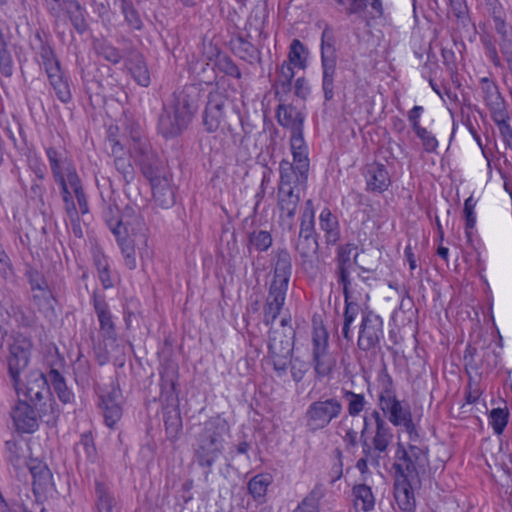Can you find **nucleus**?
<instances>
[{"mask_svg":"<svg viewBox=\"0 0 512 512\" xmlns=\"http://www.w3.org/2000/svg\"><path fill=\"white\" fill-rule=\"evenodd\" d=\"M201 90L197 85H185L172 94V100L164 106L159 116L158 129L166 137H175L185 130L199 108Z\"/></svg>","mask_w":512,"mask_h":512,"instance_id":"obj_1","label":"nucleus"},{"mask_svg":"<svg viewBox=\"0 0 512 512\" xmlns=\"http://www.w3.org/2000/svg\"><path fill=\"white\" fill-rule=\"evenodd\" d=\"M273 278L264 305V323L272 325L284 306L292 273V259L286 248H277L272 253Z\"/></svg>","mask_w":512,"mask_h":512,"instance_id":"obj_2","label":"nucleus"},{"mask_svg":"<svg viewBox=\"0 0 512 512\" xmlns=\"http://www.w3.org/2000/svg\"><path fill=\"white\" fill-rule=\"evenodd\" d=\"M228 422L220 417H211L203 423L202 429L196 437L193 448L195 462L205 470L208 476L213 465L224 452L225 436L229 433Z\"/></svg>","mask_w":512,"mask_h":512,"instance_id":"obj_3","label":"nucleus"},{"mask_svg":"<svg viewBox=\"0 0 512 512\" xmlns=\"http://www.w3.org/2000/svg\"><path fill=\"white\" fill-rule=\"evenodd\" d=\"M380 392L378 406L388 421L395 427H403L411 441L418 439L419 434L413 422L409 406H404L397 398L392 377L386 369L379 375Z\"/></svg>","mask_w":512,"mask_h":512,"instance_id":"obj_4","label":"nucleus"},{"mask_svg":"<svg viewBox=\"0 0 512 512\" xmlns=\"http://www.w3.org/2000/svg\"><path fill=\"white\" fill-rule=\"evenodd\" d=\"M392 441V429L383 415L376 409L366 411L359 439L362 450L371 457L375 454L385 460Z\"/></svg>","mask_w":512,"mask_h":512,"instance_id":"obj_5","label":"nucleus"},{"mask_svg":"<svg viewBox=\"0 0 512 512\" xmlns=\"http://www.w3.org/2000/svg\"><path fill=\"white\" fill-rule=\"evenodd\" d=\"M306 182L300 181L287 163L282 165V174L277 191V207L279 209V224L284 229L292 231L295 228V216L301 200L299 186Z\"/></svg>","mask_w":512,"mask_h":512,"instance_id":"obj_6","label":"nucleus"},{"mask_svg":"<svg viewBox=\"0 0 512 512\" xmlns=\"http://www.w3.org/2000/svg\"><path fill=\"white\" fill-rule=\"evenodd\" d=\"M18 397L23 396L33 404L41 414H56V403L52 398L49 377L39 371H32L23 383L20 376L17 382H12Z\"/></svg>","mask_w":512,"mask_h":512,"instance_id":"obj_7","label":"nucleus"},{"mask_svg":"<svg viewBox=\"0 0 512 512\" xmlns=\"http://www.w3.org/2000/svg\"><path fill=\"white\" fill-rule=\"evenodd\" d=\"M342 411L343 405L336 397L313 401L304 413L305 427L311 433L325 429Z\"/></svg>","mask_w":512,"mask_h":512,"instance_id":"obj_8","label":"nucleus"},{"mask_svg":"<svg viewBox=\"0 0 512 512\" xmlns=\"http://www.w3.org/2000/svg\"><path fill=\"white\" fill-rule=\"evenodd\" d=\"M383 338L382 318L372 310H362L357 341L358 348L365 352L376 350L380 348Z\"/></svg>","mask_w":512,"mask_h":512,"instance_id":"obj_9","label":"nucleus"},{"mask_svg":"<svg viewBox=\"0 0 512 512\" xmlns=\"http://www.w3.org/2000/svg\"><path fill=\"white\" fill-rule=\"evenodd\" d=\"M10 414L16 430L28 434L38 430L39 420L49 423L55 418V414H41L33 404L22 399L16 402Z\"/></svg>","mask_w":512,"mask_h":512,"instance_id":"obj_10","label":"nucleus"},{"mask_svg":"<svg viewBox=\"0 0 512 512\" xmlns=\"http://www.w3.org/2000/svg\"><path fill=\"white\" fill-rule=\"evenodd\" d=\"M230 106L231 102L224 92L213 90L208 94L203 112V126L207 132L213 133L222 127Z\"/></svg>","mask_w":512,"mask_h":512,"instance_id":"obj_11","label":"nucleus"},{"mask_svg":"<svg viewBox=\"0 0 512 512\" xmlns=\"http://www.w3.org/2000/svg\"><path fill=\"white\" fill-rule=\"evenodd\" d=\"M427 464L426 452L415 445H410L408 450L399 448L397 450L394 467L401 477L417 478L419 469H424Z\"/></svg>","mask_w":512,"mask_h":512,"instance_id":"obj_12","label":"nucleus"},{"mask_svg":"<svg viewBox=\"0 0 512 512\" xmlns=\"http://www.w3.org/2000/svg\"><path fill=\"white\" fill-rule=\"evenodd\" d=\"M291 152L293 162L282 160L279 164V172L282 174V165L287 163L291 166L294 174L300 178V181L307 182L309 171L308 147L303 137V130L291 132L290 137Z\"/></svg>","mask_w":512,"mask_h":512,"instance_id":"obj_13","label":"nucleus"},{"mask_svg":"<svg viewBox=\"0 0 512 512\" xmlns=\"http://www.w3.org/2000/svg\"><path fill=\"white\" fill-rule=\"evenodd\" d=\"M91 298L95 314L99 321L100 334L103 338L105 347H113L117 341V332L105 295L98 293L97 291H93Z\"/></svg>","mask_w":512,"mask_h":512,"instance_id":"obj_14","label":"nucleus"},{"mask_svg":"<svg viewBox=\"0 0 512 512\" xmlns=\"http://www.w3.org/2000/svg\"><path fill=\"white\" fill-rule=\"evenodd\" d=\"M32 346V341L22 335L14 338L13 343L10 345L7 363L12 382H17L20 373L28 366Z\"/></svg>","mask_w":512,"mask_h":512,"instance_id":"obj_15","label":"nucleus"},{"mask_svg":"<svg viewBox=\"0 0 512 512\" xmlns=\"http://www.w3.org/2000/svg\"><path fill=\"white\" fill-rule=\"evenodd\" d=\"M45 154L54 180L69 177L71 186L80 181L76 168L64 149L49 146L45 148Z\"/></svg>","mask_w":512,"mask_h":512,"instance_id":"obj_16","label":"nucleus"},{"mask_svg":"<svg viewBox=\"0 0 512 512\" xmlns=\"http://www.w3.org/2000/svg\"><path fill=\"white\" fill-rule=\"evenodd\" d=\"M98 406L103 414L105 424L113 428L123 414L122 392L120 388L112 384L110 387L101 390Z\"/></svg>","mask_w":512,"mask_h":512,"instance_id":"obj_17","label":"nucleus"},{"mask_svg":"<svg viewBox=\"0 0 512 512\" xmlns=\"http://www.w3.org/2000/svg\"><path fill=\"white\" fill-rule=\"evenodd\" d=\"M134 153H139L142 159L139 160L143 175L149 180L150 185L155 184L167 177L166 171L161 164L148 156V144L141 139L134 140L132 147Z\"/></svg>","mask_w":512,"mask_h":512,"instance_id":"obj_18","label":"nucleus"},{"mask_svg":"<svg viewBox=\"0 0 512 512\" xmlns=\"http://www.w3.org/2000/svg\"><path fill=\"white\" fill-rule=\"evenodd\" d=\"M364 176L366 179V190L382 193L388 189L391 184V178L384 164L371 163L366 165Z\"/></svg>","mask_w":512,"mask_h":512,"instance_id":"obj_19","label":"nucleus"},{"mask_svg":"<svg viewBox=\"0 0 512 512\" xmlns=\"http://www.w3.org/2000/svg\"><path fill=\"white\" fill-rule=\"evenodd\" d=\"M160 374V401L162 405L179 403L176 386L178 371L174 368H164Z\"/></svg>","mask_w":512,"mask_h":512,"instance_id":"obj_20","label":"nucleus"},{"mask_svg":"<svg viewBox=\"0 0 512 512\" xmlns=\"http://www.w3.org/2000/svg\"><path fill=\"white\" fill-rule=\"evenodd\" d=\"M410 480L412 479L406 476H398L394 484V497L403 512H415L416 509V499Z\"/></svg>","mask_w":512,"mask_h":512,"instance_id":"obj_21","label":"nucleus"},{"mask_svg":"<svg viewBox=\"0 0 512 512\" xmlns=\"http://www.w3.org/2000/svg\"><path fill=\"white\" fill-rule=\"evenodd\" d=\"M163 421L167 439L175 442L182 431V418L179 403L163 405Z\"/></svg>","mask_w":512,"mask_h":512,"instance_id":"obj_22","label":"nucleus"},{"mask_svg":"<svg viewBox=\"0 0 512 512\" xmlns=\"http://www.w3.org/2000/svg\"><path fill=\"white\" fill-rule=\"evenodd\" d=\"M319 226L324 233L327 245H335L341 237L338 217L329 208H324L319 215Z\"/></svg>","mask_w":512,"mask_h":512,"instance_id":"obj_23","label":"nucleus"},{"mask_svg":"<svg viewBox=\"0 0 512 512\" xmlns=\"http://www.w3.org/2000/svg\"><path fill=\"white\" fill-rule=\"evenodd\" d=\"M230 47L234 55L250 64L261 59L260 51L241 34L231 38Z\"/></svg>","mask_w":512,"mask_h":512,"instance_id":"obj_24","label":"nucleus"},{"mask_svg":"<svg viewBox=\"0 0 512 512\" xmlns=\"http://www.w3.org/2000/svg\"><path fill=\"white\" fill-rule=\"evenodd\" d=\"M276 115L278 123L282 127L289 128L291 132L303 130L305 117L293 105H279Z\"/></svg>","mask_w":512,"mask_h":512,"instance_id":"obj_25","label":"nucleus"},{"mask_svg":"<svg viewBox=\"0 0 512 512\" xmlns=\"http://www.w3.org/2000/svg\"><path fill=\"white\" fill-rule=\"evenodd\" d=\"M322 91L325 102L334 99L337 77V60L321 61Z\"/></svg>","mask_w":512,"mask_h":512,"instance_id":"obj_26","label":"nucleus"},{"mask_svg":"<svg viewBox=\"0 0 512 512\" xmlns=\"http://www.w3.org/2000/svg\"><path fill=\"white\" fill-rule=\"evenodd\" d=\"M154 203L162 209L175 204V193L168 177L151 185Z\"/></svg>","mask_w":512,"mask_h":512,"instance_id":"obj_27","label":"nucleus"},{"mask_svg":"<svg viewBox=\"0 0 512 512\" xmlns=\"http://www.w3.org/2000/svg\"><path fill=\"white\" fill-rule=\"evenodd\" d=\"M127 67L133 79L141 86L148 87L151 79L145 60L138 52H132L127 59Z\"/></svg>","mask_w":512,"mask_h":512,"instance_id":"obj_28","label":"nucleus"},{"mask_svg":"<svg viewBox=\"0 0 512 512\" xmlns=\"http://www.w3.org/2000/svg\"><path fill=\"white\" fill-rule=\"evenodd\" d=\"M102 216L108 228L116 238H120V236L126 235L127 228L124 226L120 216V210L116 204L111 202L105 203Z\"/></svg>","mask_w":512,"mask_h":512,"instance_id":"obj_29","label":"nucleus"},{"mask_svg":"<svg viewBox=\"0 0 512 512\" xmlns=\"http://www.w3.org/2000/svg\"><path fill=\"white\" fill-rule=\"evenodd\" d=\"M353 504L356 510L369 512L374 509L375 497L370 486L355 484L352 488Z\"/></svg>","mask_w":512,"mask_h":512,"instance_id":"obj_30","label":"nucleus"},{"mask_svg":"<svg viewBox=\"0 0 512 512\" xmlns=\"http://www.w3.org/2000/svg\"><path fill=\"white\" fill-rule=\"evenodd\" d=\"M273 243L272 235L267 230L254 229L247 233L246 248L249 254L256 251L258 253L266 252Z\"/></svg>","mask_w":512,"mask_h":512,"instance_id":"obj_31","label":"nucleus"},{"mask_svg":"<svg viewBox=\"0 0 512 512\" xmlns=\"http://www.w3.org/2000/svg\"><path fill=\"white\" fill-rule=\"evenodd\" d=\"M64 4H66V8L64 9V16L69 18L71 24L78 33H84L87 29L85 9L77 0H66L64 1Z\"/></svg>","mask_w":512,"mask_h":512,"instance_id":"obj_32","label":"nucleus"},{"mask_svg":"<svg viewBox=\"0 0 512 512\" xmlns=\"http://www.w3.org/2000/svg\"><path fill=\"white\" fill-rule=\"evenodd\" d=\"M268 349L269 355H292L293 342L288 336L279 333L278 331H271Z\"/></svg>","mask_w":512,"mask_h":512,"instance_id":"obj_33","label":"nucleus"},{"mask_svg":"<svg viewBox=\"0 0 512 512\" xmlns=\"http://www.w3.org/2000/svg\"><path fill=\"white\" fill-rule=\"evenodd\" d=\"M271 483V475L260 473L249 480L247 489L255 501L262 503L265 500L267 489Z\"/></svg>","mask_w":512,"mask_h":512,"instance_id":"obj_34","label":"nucleus"},{"mask_svg":"<svg viewBox=\"0 0 512 512\" xmlns=\"http://www.w3.org/2000/svg\"><path fill=\"white\" fill-rule=\"evenodd\" d=\"M97 497V512H118L114 495L109 488L101 482L95 483Z\"/></svg>","mask_w":512,"mask_h":512,"instance_id":"obj_35","label":"nucleus"},{"mask_svg":"<svg viewBox=\"0 0 512 512\" xmlns=\"http://www.w3.org/2000/svg\"><path fill=\"white\" fill-rule=\"evenodd\" d=\"M315 211L313 201L308 199L305 201L302 213L301 223L298 237H316L315 235Z\"/></svg>","mask_w":512,"mask_h":512,"instance_id":"obj_36","label":"nucleus"},{"mask_svg":"<svg viewBox=\"0 0 512 512\" xmlns=\"http://www.w3.org/2000/svg\"><path fill=\"white\" fill-rule=\"evenodd\" d=\"M48 377L49 382L52 384V387L60 401L63 403H70L74 398V394L67 387L62 374L56 369H51L48 373Z\"/></svg>","mask_w":512,"mask_h":512,"instance_id":"obj_37","label":"nucleus"},{"mask_svg":"<svg viewBox=\"0 0 512 512\" xmlns=\"http://www.w3.org/2000/svg\"><path fill=\"white\" fill-rule=\"evenodd\" d=\"M216 50V59L214 63V67L218 72L223 73L224 75L234 78L241 79L242 73L234 60L226 55L222 54L218 49Z\"/></svg>","mask_w":512,"mask_h":512,"instance_id":"obj_38","label":"nucleus"},{"mask_svg":"<svg viewBox=\"0 0 512 512\" xmlns=\"http://www.w3.org/2000/svg\"><path fill=\"white\" fill-rule=\"evenodd\" d=\"M324 495L323 487L316 485L292 512H319L320 500Z\"/></svg>","mask_w":512,"mask_h":512,"instance_id":"obj_39","label":"nucleus"},{"mask_svg":"<svg viewBox=\"0 0 512 512\" xmlns=\"http://www.w3.org/2000/svg\"><path fill=\"white\" fill-rule=\"evenodd\" d=\"M32 301L45 316L54 314L55 298L49 287L32 292Z\"/></svg>","mask_w":512,"mask_h":512,"instance_id":"obj_40","label":"nucleus"},{"mask_svg":"<svg viewBox=\"0 0 512 512\" xmlns=\"http://www.w3.org/2000/svg\"><path fill=\"white\" fill-rule=\"evenodd\" d=\"M343 398L347 401V413L351 417H357L362 412H366V400L364 394L355 393L351 390L343 389Z\"/></svg>","mask_w":512,"mask_h":512,"instance_id":"obj_41","label":"nucleus"},{"mask_svg":"<svg viewBox=\"0 0 512 512\" xmlns=\"http://www.w3.org/2000/svg\"><path fill=\"white\" fill-rule=\"evenodd\" d=\"M295 76L293 67L284 61L278 71V77L274 84L276 95L287 94L291 91L292 80Z\"/></svg>","mask_w":512,"mask_h":512,"instance_id":"obj_42","label":"nucleus"},{"mask_svg":"<svg viewBox=\"0 0 512 512\" xmlns=\"http://www.w3.org/2000/svg\"><path fill=\"white\" fill-rule=\"evenodd\" d=\"M335 42L332 28L326 26L321 35V61L337 60Z\"/></svg>","mask_w":512,"mask_h":512,"instance_id":"obj_43","label":"nucleus"},{"mask_svg":"<svg viewBox=\"0 0 512 512\" xmlns=\"http://www.w3.org/2000/svg\"><path fill=\"white\" fill-rule=\"evenodd\" d=\"M312 363L314 366L316 376L319 378H323L328 376L332 372L335 366V359L333 358L329 351H326L323 353L312 355Z\"/></svg>","mask_w":512,"mask_h":512,"instance_id":"obj_44","label":"nucleus"},{"mask_svg":"<svg viewBox=\"0 0 512 512\" xmlns=\"http://www.w3.org/2000/svg\"><path fill=\"white\" fill-rule=\"evenodd\" d=\"M307 49L299 39H293L289 46L288 62L291 67L306 68Z\"/></svg>","mask_w":512,"mask_h":512,"instance_id":"obj_45","label":"nucleus"},{"mask_svg":"<svg viewBox=\"0 0 512 512\" xmlns=\"http://www.w3.org/2000/svg\"><path fill=\"white\" fill-rule=\"evenodd\" d=\"M344 312H343V327H342V336L347 341H352V333L351 326L357 318L360 311V304L354 302H344Z\"/></svg>","mask_w":512,"mask_h":512,"instance_id":"obj_46","label":"nucleus"},{"mask_svg":"<svg viewBox=\"0 0 512 512\" xmlns=\"http://www.w3.org/2000/svg\"><path fill=\"white\" fill-rule=\"evenodd\" d=\"M486 106L488 107L491 118L497 127L509 122L510 116L507 109V103L503 96L497 100L486 103Z\"/></svg>","mask_w":512,"mask_h":512,"instance_id":"obj_47","label":"nucleus"},{"mask_svg":"<svg viewBox=\"0 0 512 512\" xmlns=\"http://www.w3.org/2000/svg\"><path fill=\"white\" fill-rule=\"evenodd\" d=\"M318 241L316 237H298L295 250L299 254L303 263L310 261L318 251Z\"/></svg>","mask_w":512,"mask_h":512,"instance_id":"obj_48","label":"nucleus"},{"mask_svg":"<svg viewBox=\"0 0 512 512\" xmlns=\"http://www.w3.org/2000/svg\"><path fill=\"white\" fill-rule=\"evenodd\" d=\"M337 6L338 10L348 16L358 15L361 16L367 6L368 0H333Z\"/></svg>","mask_w":512,"mask_h":512,"instance_id":"obj_49","label":"nucleus"},{"mask_svg":"<svg viewBox=\"0 0 512 512\" xmlns=\"http://www.w3.org/2000/svg\"><path fill=\"white\" fill-rule=\"evenodd\" d=\"M94 48L97 55L101 56L112 64H118L122 59V54L120 51L106 41H97L94 44Z\"/></svg>","mask_w":512,"mask_h":512,"instance_id":"obj_50","label":"nucleus"},{"mask_svg":"<svg viewBox=\"0 0 512 512\" xmlns=\"http://www.w3.org/2000/svg\"><path fill=\"white\" fill-rule=\"evenodd\" d=\"M6 457L7 460L15 467L20 468L25 464V452L21 445L16 441H6Z\"/></svg>","mask_w":512,"mask_h":512,"instance_id":"obj_51","label":"nucleus"},{"mask_svg":"<svg viewBox=\"0 0 512 512\" xmlns=\"http://www.w3.org/2000/svg\"><path fill=\"white\" fill-rule=\"evenodd\" d=\"M49 82L55 92L56 97L62 103L67 104L72 100L70 85L65 75L55 78Z\"/></svg>","mask_w":512,"mask_h":512,"instance_id":"obj_52","label":"nucleus"},{"mask_svg":"<svg viewBox=\"0 0 512 512\" xmlns=\"http://www.w3.org/2000/svg\"><path fill=\"white\" fill-rule=\"evenodd\" d=\"M311 341L312 355L329 351L328 333L323 325L314 327Z\"/></svg>","mask_w":512,"mask_h":512,"instance_id":"obj_53","label":"nucleus"},{"mask_svg":"<svg viewBox=\"0 0 512 512\" xmlns=\"http://www.w3.org/2000/svg\"><path fill=\"white\" fill-rule=\"evenodd\" d=\"M55 183L60 188V194L64 203L65 212H71L76 210V204L73 200V190L71 188V182L69 181V177H65L59 180H54Z\"/></svg>","mask_w":512,"mask_h":512,"instance_id":"obj_54","label":"nucleus"},{"mask_svg":"<svg viewBox=\"0 0 512 512\" xmlns=\"http://www.w3.org/2000/svg\"><path fill=\"white\" fill-rule=\"evenodd\" d=\"M116 240L121 248L125 266L130 270H134L137 267V261L133 243L127 240L125 235L116 238Z\"/></svg>","mask_w":512,"mask_h":512,"instance_id":"obj_55","label":"nucleus"},{"mask_svg":"<svg viewBox=\"0 0 512 512\" xmlns=\"http://www.w3.org/2000/svg\"><path fill=\"white\" fill-rule=\"evenodd\" d=\"M509 413L506 409L495 408L490 412V424L496 435H501L507 426Z\"/></svg>","mask_w":512,"mask_h":512,"instance_id":"obj_56","label":"nucleus"},{"mask_svg":"<svg viewBox=\"0 0 512 512\" xmlns=\"http://www.w3.org/2000/svg\"><path fill=\"white\" fill-rule=\"evenodd\" d=\"M479 85L485 103L497 100L498 98L502 97L497 84L492 79L483 77L480 79Z\"/></svg>","mask_w":512,"mask_h":512,"instance_id":"obj_57","label":"nucleus"},{"mask_svg":"<svg viewBox=\"0 0 512 512\" xmlns=\"http://www.w3.org/2000/svg\"><path fill=\"white\" fill-rule=\"evenodd\" d=\"M476 204L477 200L474 199L473 195L468 197L464 202L463 214L465 218V232L467 237H470V230H472L476 224Z\"/></svg>","mask_w":512,"mask_h":512,"instance_id":"obj_58","label":"nucleus"},{"mask_svg":"<svg viewBox=\"0 0 512 512\" xmlns=\"http://www.w3.org/2000/svg\"><path fill=\"white\" fill-rule=\"evenodd\" d=\"M497 33L501 36L500 48L501 52L505 55L510 67L512 66V31L506 28L505 19L503 20V27L496 29Z\"/></svg>","mask_w":512,"mask_h":512,"instance_id":"obj_59","label":"nucleus"},{"mask_svg":"<svg viewBox=\"0 0 512 512\" xmlns=\"http://www.w3.org/2000/svg\"><path fill=\"white\" fill-rule=\"evenodd\" d=\"M14 65L10 51L8 50V42L0 44V73L5 77H11Z\"/></svg>","mask_w":512,"mask_h":512,"instance_id":"obj_60","label":"nucleus"},{"mask_svg":"<svg viewBox=\"0 0 512 512\" xmlns=\"http://www.w3.org/2000/svg\"><path fill=\"white\" fill-rule=\"evenodd\" d=\"M344 302H354L359 303L365 299H369V295L367 292L363 295V289L359 287L358 283L353 282L352 280L347 284V291L343 288Z\"/></svg>","mask_w":512,"mask_h":512,"instance_id":"obj_61","label":"nucleus"},{"mask_svg":"<svg viewBox=\"0 0 512 512\" xmlns=\"http://www.w3.org/2000/svg\"><path fill=\"white\" fill-rule=\"evenodd\" d=\"M74 449L78 456L84 454L87 459H93L95 456V447L92 436L83 434L80 441L75 444Z\"/></svg>","mask_w":512,"mask_h":512,"instance_id":"obj_62","label":"nucleus"},{"mask_svg":"<svg viewBox=\"0 0 512 512\" xmlns=\"http://www.w3.org/2000/svg\"><path fill=\"white\" fill-rule=\"evenodd\" d=\"M29 470L34 479V485L38 483L39 486L46 484L51 475L46 465L41 462H34L29 465Z\"/></svg>","mask_w":512,"mask_h":512,"instance_id":"obj_63","label":"nucleus"},{"mask_svg":"<svg viewBox=\"0 0 512 512\" xmlns=\"http://www.w3.org/2000/svg\"><path fill=\"white\" fill-rule=\"evenodd\" d=\"M417 137L421 140L423 148L426 152H435L438 147L436 137L424 127L413 130Z\"/></svg>","mask_w":512,"mask_h":512,"instance_id":"obj_64","label":"nucleus"}]
</instances>
